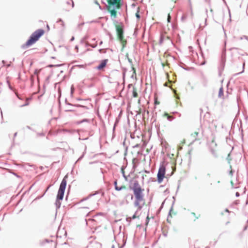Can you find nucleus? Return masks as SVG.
I'll return each mask as SVG.
<instances>
[{"mask_svg":"<svg viewBox=\"0 0 248 248\" xmlns=\"http://www.w3.org/2000/svg\"><path fill=\"white\" fill-rule=\"evenodd\" d=\"M166 167L164 165V162H162L160 165L158 172L157 174V181L158 184L162 182L164 178L165 177Z\"/></svg>","mask_w":248,"mask_h":248,"instance_id":"423d86ee","label":"nucleus"},{"mask_svg":"<svg viewBox=\"0 0 248 248\" xmlns=\"http://www.w3.org/2000/svg\"><path fill=\"white\" fill-rule=\"evenodd\" d=\"M114 187L115 188V186H117V180H116L114 182Z\"/></svg>","mask_w":248,"mask_h":248,"instance_id":"72a5a7b5","label":"nucleus"},{"mask_svg":"<svg viewBox=\"0 0 248 248\" xmlns=\"http://www.w3.org/2000/svg\"><path fill=\"white\" fill-rule=\"evenodd\" d=\"M99 193V191H96L93 193H91L87 197L84 198L82 200H81L80 202H82L83 201H87V200L89 199L91 197H92L94 195H96Z\"/></svg>","mask_w":248,"mask_h":248,"instance_id":"1a4fd4ad","label":"nucleus"},{"mask_svg":"<svg viewBox=\"0 0 248 248\" xmlns=\"http://www.w3.org/2000/svg\"><path fill=\"white\" fill-rule=\"evenodd\" d=\"M102 51H103L102 49H99V51L100 53H101Z\"/></svg>","mask_w":248,"mask_h":248,"instance_id":"3c124183","label":"nucleus"},{"mask_svg":"<svg viewBox=\"0 0 248 248\" xmlns=\"http://www.w3.org/2000/svg\"><path fill=\"white\" fill-rule=\"evenodd\" d=\"M139 147V145H138V144H137V145H136L134 146V147Z\"/></svg>","mask_w":248,"mask_h":248,"instance_id":"13d9d810","label":"nucleus"},{"mask_svg":"<svg viewBox=\"0 0 248 248\" xmlns=\"http://www.w3.org/2000/svg\"><path fill=\"white\" fill-rule=\"evenodd\" d=\"M16 135H17V132H16L14 135V138H15V137L16 136Z\"/></svg>","mask_w":248,"mask_h":248,"instance_id":"a18cd8bd","label":"nucleus"},{"mask_svg":"<svg viewBox=\"0 0 248 248\" xmlns=\"http://www.w3.org/2000/svg\"><path fill=\"white\" fill-rule=\"evenodd\" d=\"M186 18V17L185 16H183L181 17V19L182 20H184L185 18Z\"/></svg>","mask_w":248,"mask_h":248,"instance_id":"a19ab883","label":"nucleus"},{"mask_svg":"<svg viewBox=\"0 0 248 248\" xmlns=\"http://www.w3.org/2000/svg\"><path fill=\"white\" fill-rule=\"evenodd\" d=\"M135 160V158H134L133 159V161H132L133 162V168L135 167V163H134Z\"/></svg>","mask_w":248,"mask_h":248,"instance_id":"e433bc0d","label":"nucleus"},{"mask_svg":"<svg viewBox=\"0 0 248 248\" xmlns=\"http://www.w3.org/2000/svg\"><path fill=\"white\" fill-rule=\"evenodd\" d=\"M26 127L29 129L31 130V128L30 126L27 125Z\"/></svg>","mask_w":248,"mask_h":248,"instance_id":"c03bdc74","label":"nucleus"},{"mask_svg":"<svg viewBox=\"0 0 248 248\" xmlns=\"http://www.w3.org/2000/svg\"><path fill=\"white\" fill-rule=\"evenodd\" d=\"M171 20V16L170 14H168L167 17V21L168 22H170Z\"/></svg>","mask_w":248,"mask_h":248,"instance_id":"c85d7f7f","label":"nucleus"},{"mask_svg":"<svg viewBox=\"0 0 248 248\" xmlns=\"http://www.w3.org/2000/svg\"><path fill=\"white\" fill-rule=\"evenodd\" d=\"M133 96H134V97H137V93L136 92V91H135V88L134 87H133Z\"/></svg>","mask_w":248,"mask_h":248,"instance_id":"a878e982","label":"nucleus"},{"mask_svg":"<svg viewBox=\"0 0 248 248\" xmlns=\"http://www.w3.org/2000/svg\"><path fill=\"white\" fill-rule=\"evenodd\" d=\"M75 49H76L78 50V46H75Z\"/></svg>","mask_w":248,"mask_h":248,"instance_id":"5fc2aeb1","label":"nucleus"},{"mask_svg":"<svg viewBox=\"0 0 248 248\" xmlns=\"http://www.w3.org/2000/svg\"><path fill=\"white\" fill-rule=\"evenodd\" d=\"M164 235L165 236H167V234L164 233Z\"/></svg>","mask_w":248,"mask_h":248,"instance_id":"338daca9","label":"nucleus"},{"mask_svg":"<svg viewBox=\"0 0 248 248\" xmlns=\"http://www.w3.org/2000/svg\"><path fill=\"white\" fill-rule=\"evenodd\" d=\"M224 91L222 86H221L219 90L218 96L219 98H221L224 96Z\"/></svg>","mask_w":248,"mask_h":248,"instance_id":"9b49d317","label":"nucleus"},{"mask_svg":"<svg viewBox=\"0 0 248 248\" xmlns=\"http://www.w3.org/2000/svg\"><path fill=\"white\" fill-rule=\"evenodd\" d=\"M225 51H226V50L225 49L224 55H223V54L221 56L220 66L219 67V70H220L221 69L222 70H223L224 66H225V61H226Z\"/></svg>","mask_w":248,"mask_h":248,"instance_id":"0eeeda50","label":"nucleus"},{"mask_svg":"<svg viewBox=\"0 0 248 248\" xmlns=\"http://www.w3.org/2000/svg\"><path fill=\"white\" fill-rule=\"evenodd\" d=\"M93 121V120H91V119H84L82 120H80V121H77L76 122V124H80L83 123H84V122H86V123H91Z\"/></svg>","mask_w":248,"mask_h":248,"instance_id":"9d476101","label":"nucleus"},{"mask_svg":"<svg viewBox=\"0 0 248 248\" xmlns=\"http://www.w3.org/2000/svg\"><path fill=\"white\" fill-rule=\"evenodd\" d=\"M247 226H245V227H244V231L246 230H247Z\"/></svg>","mask_w":248,"mask_h":248,"instance_id":"603ef678","label":"nucleus"},{"mask_svg":"<svg viewBox=\"0 0 248 248\" xmlns=\"http://www.w3.org/2000/svg\"><path fill=\"white\" fill-rule=\"evenodd\" d=\"M136 16L138 19H140V16L138 13V12L136 14Z\"/></svg>","mask_w":248,"mask_h":248,"instance_id":"7c9ffc66","label":"nucleus"},{"mask_svg":"<svg viewBox=\"0 0 248 248\" xmlns=\"http://www.w3.org/2000/svg\"><path fill=\"white\" fill-rule=\"evenodd\" d=\"M130 188L133 191L134 195L135 196V201L134 202V205L135 206L138 207L139 210H140L142 209L143 205L144 204V202H143L142 205L140 204V202L144 201V194L143 193L144 189L141 188L139 182L137 180L134 181L133 186H130Z\"/></svg>","mask_w":248,"mask_h":248,"instance_id":"f257e3e1","label":"nucleus"},{"mask_svg":"<svg viewBox=\"0 0 248 248\" xmlns=\"http://www.w3.org/2000/svg\"><path fill=\"white\" fill-rule=\"evenodd\" d=\"M108 4L106 5L107 10L110 13L111 18L114 19L116 18L117 9L121 8L123 4L122 0H108Z\"/></svg>","mask_w":248,"mask_h":248,"instance_id":"f03ea898","label":"nucleus"},{"mask_svg":"<svg viewBox=\"0 0 248 248\" xmlns=\"http://www.w3.org/2000/svg\"><path fill=\"white\" fill-rule=\"evenodd\" d=\"M198 134H199V133H198V132H194V133H193V134H192V136L194 138H195V137L197 136L198 135Z\"/></svg>","mask_w":248,"mask_h":248,"instance_id":"cd10ccee","label":"nucleus"},{"mask_svg":"<svg viewBox=\"0 0 248 248\" xmlns=\"http://www.w3.org/2000/svg\"><path fill=\"white\" fill-rule=\"evenodd\" d=\"M1 117L2 118L3 117V115H2V113L1 111Z\"/></svg>","mask_w":248,"mask_h":248,"instance_id":"680f3d73","label":"nucleus"},{"mask_svg":"<svg viewBox=\"0 0 248 248\" xmlns=\"http://www.w3.org/2000/svg\"><path fill=\"white\" fill-rule=\"evenodd\" d=\"M65 103L66 105L68 106H71V107H73L74 106L75 104H71V103H69L68 101H67V99H65Z\"/></svg>","mask_w":248,"mask_h":248,"instance_id":"412c9836","label":"nucleus"},{"mask_svg":"<svg viewBox=\"0 0 248 248\" xmlns=\"http://www.w3.org/2000/svg\"><path fill=\"white\" fill-rule=\"evenodd\" d=\"M86 46H90L93 48H95L96 46V45H92V44H87L86 45Z\"/></svg>","mask_w":248,"mask_h":248,"instance_id":"bb28decb","label":"nucleus"},{"mask_svg":"<svg viewBox=\"0 0 248 248\" xmlns=\"http://www.w3.org/2000/svg\"><path fill=\"white\" fill-rule=\"evenodd\" d=\"M231 156V155H230V153H229L228 155V156L226 158V160H227L228 161V163L230 164L231 163V161L232 160V158L230 157Z\"/></svg>","mask_w":248,"mask_h":248,"instance_id":"6ab92c4d","label":"nucleus"},{"mask_svg":"<svg viewBox=\"0 0 248 248\" xmlns=\"http://www.w3.org/2000/svg\"><path fill=\"white\" fill-rule=\"evenodd\" d=\"M217 184H219V183H220V181H218L217 182Z\"/></svg>","mask_w":248,"mask_h":248,"instance_id":"69168bd1","label":"nucleus"},{"mask_svg":"<svg viewBox=\"0 0 248 248\" xmlns=\"http://www.w3.org/2000/svg\"><path fill=\"white\" fill-rule=\"evenodd\" d=\"M38 135H40V136H44V133H39V134H38Z\"/></svg>","mask_w":248,"mask_h":248,"instance_id":"8fccbe9b","label":"nucleus"},{"mask_svg":"<svg viewBox=\"0 0 248 248\" xmlns=\"http://www.w3.org/2000/svg\"><path fill=\"white\" fill-rule=\"evenodd\" d=\"M117 33H118V34L119 35V37L120 39H122L123 38V32L122 31L119 29H117Z\"/></svg>","mask_w":248,"mask_h":248,"instance_id":"4468645a","label":"nucleus"},{"mask_svg":"<svg viewBox=\"0 0 248 248\" xmlns=\"http://www.w3.org/2000/svg\"><path fill=\"white\" fill-rule=\"evenodd\" d=\"M102 41H101L100 43V45H101L102 44Z\"/></svg>","mask_w":248,"mask_h":248,"instance_id":"774afa93","label":"nucleus"},{"mask_svg":"<svg viewBox=\"0 0 248 248\" xmlns=\"http://www.w3.org/2000/svg\"><path fill=\"white\" fill-rule=\"evenodd\" d=\"M233 49H238V48H237V47H232V48H230L229 50H231Z\"/></svg>","mask_w":248,"mask_h":248,"instance_id":"79ce46f5","label":"nucleus"},{"mask_svg":"<svg viewBox=\"0 0 248 248\" xmlns=\"http://www.w3.org/2000/svg\"><path fill=\"white\" fill-rule=\"evenodd\" d=\"M31 98H26V102L25 103V104L22 105L20 106V107H25V106H28L29 105V100H31Z\"/></svg>","mask_w":248,"mask_h":248,"instance_id":"ddd939ff","label":"nucleus"},{"mask_svg":"<svg viewBox=\"0 0 248 248\" xmlns=\"http://www.w3.org/2000/svg\"><path fill=\"white\" fill-rule=\"evenodd\" d=\"M128 61L131 64H132V60H131V59H129V58H128Z\"/></svg>","mask_w":248,"mask_h":248,"instance_id":"4c0bfd02","label":"nucleus"},{"mask_svg":"<svg viewBox=\"0 0 248 248\" xmlns=\"http://www.w3.org/2000/svg\"><path fill=\"white\" fill-rule=\"evenodd\" d=\"M164 41V36L162 34H161L160 36L159 42V44L161 45Z\"/></svg>","mask_w":248,"mask_h":248,"instance_id":"a211bd4d","label":"nucleus"},{"mask_svg":"<svg viewBox=\"0 0 248 248\" xmlns=\"http://www.w3.org/2000/svg\"><path fill=\"white\" fill-rule=\"evenodd\" d=\"M125 244V243H124V244L123 246H122V247H121L120 248H123V247H124V246Z\"/></svg>","mask_w":248,"mask_h":248,"instance_id":"052dcab7","label":"nucleus"},{"mask_svg":"<svg viewBox=\"0 0 248 248\" xmlns=\"http://www.w3.org/2000/svg\"><path fill=\"white\" fill-rule=\"evenodd\" d=\"M116 126V124H114L113 127V132L115 131Z\"/></svg>","mask_w":248,"mask_h":248,"instance_id":"58836bf2","label":"nucleus"},{"mask_svg":"<svg viewBox=\"0 0 248 248\" xmlns=\"http://www.w3.org/2000/svg\"><path fill=\"white\" fill-rule=\"evenodd\" d=\"M166 115H167V119L169 121H171L174 119V117L172 116L168 115L167 114Z\"/></svg>","mask_w":248,"mask_h":248,"instance_id":"aec40b11","label":"nucleus"},{"mask_svg":"<svg viewBox=\"0 0 248 248\" xmlns=\"http://www.w3.org/2000/svg\"><path fill=\"white\" fill-rule=\"evenodd\" d=\"M244 64H245L244 63V64H243V70H242V72H239V73H238L235 74V75H238V74H241V73H242L244 71Z\"/></svg>","mask_w":248,"mask_h":248,"instance_id":"2f4dec72","label":"nucleus"},{"mask_svg":"<svg viewBox=\"0 0 248 248\" xmlns=\"http://www.w3.org/2000/svg\"><path fill=\"white\" fill-rule=\"evenodd\" d=\"M145 172H146V173H149V172L147 170H145Z\"/></svg>","mask_w":248,"mask_h":248,"instance_id":"e2e57ef3","label":"nucleus"},{"mask_svg":"<svg viewBox=\"0 0 248 248\" xmlns=\"http://www.w3.org/2000/svg\"><path fill=\"white\" fill-rule=\"evenodd\" d=\"M244 39L248 41V36L246 35H243L238 38L239 40H243Z\"/></svg>","mask_w":248,"mask_h":248,"instance_id":"5701e85b","label":"nucleus"},{"mask_svg":"<svg viewBox=\"0 0 248 248\" xmlns=\"http://www.w3.org/2000/svg\"><path fill=\"white\" fill-rule=\"evenodd\" d=\"M191 214H192V215H193V216H194V217H195L196 219H198V218L199 217H200V215L199 216V217H196V214H195V213H193V212H192V213H191Z\"/></svg>","mask_w":248,"mask_h":248,"instance_id":"473e14b6","label":"nucleus"},{"mask_svg":"<svg viewBox=\"0 0 248 248\" xmlns=\"http://www.w3.org/2000/svg\"><path fill=\"white\" fill-rule=\"evenodd\" d=\"M44 33L45 31L43 29H38L36 30L31 34L26 43L21 46V48L22 49H26L35 44Z\"/></svg>","mask_w":248,"mask_h":248,"instance_id":"7ed1b4c3","label":"nucleus"},{"mask_svg":"<svg viewBox=\"0 0 248 248\" xmlns=\"http://www.w3.org/2000/svg\"><path fill=\"white\" fill-rule=\"evenodd\" d=\"M86 146H85V147L84 152L83 153L82 155L78 158L77 162L80 160L84 157V156L85 154V153H86Z\"/></svg>","mask_w":248,"mask_h":248,"instance_id":"f3484780","label":"nucleus"},{"mask_svg":"<svg viewBox=\"0 0 248 248\" xmlns=\"http://www.w3.org/2000/svg\"><path fill=\"white\" fill-rule=\"evenodd\" d=\"M66 178V176H64L60 185L55 202V205L57 209L60 208L61 205V202L60 201L62 200L63 198L67 184Z\"/></svg>","mask_w":248,"mask_h":248,"instance_id":"20e7f679","label":"nucleus"},{"mask_svg":"<svg viewBox=\"0 0 248 248\" xmlns=\"http://www.w3.org/2000/svg\"><path fill=\"white\" fill-rule=\"evenodd\" d=\"M60 22H62V24H62V27H64V22H63V20H62L61 18H59V19L57 20V23Z\"/></svg>","mask_w":248,"mask_h":248,"instance_id":"b1692460","label":"nucleus"},{"mask_svg":"<svg viewBox=\"0 0 248 248\" xmlns=\"http://www.w3.org/2000/svg\"><path fill=\"white\" fill-rule=\"evenodd\" d=\"M77 100H82V99L80 98H78L77 99Z\"/></svg>","mask_w":248,"mask_h":248,"instance_id":"6e6d98bb","label":"nucleus"},{"mask_svg":"<svg viewBox=\"0 0 248 248\" xmlns=\"http://www.w3.org/2000/svg\"><path fill=\"white\" fill-rule=\"evenodd\" d=\"M73 108H67L65 110V112H73L77 116L82 115L87 112L89 108L83 105L75 104Z\"/></svg>","mask_w":248,"mask_h":248,"instance_id":"39448f33","label":"nucleus"},{"mask_svg":"<svg viewBox=\"0 0 248 248\" xmlns=\"http://www.w3.org/2000/svg\"><path fill=\"white\" fill-rule=\"evenodd\" d=\"M111 248H115V246L114 245H113L112 246H111Z\"/></svg>","mask_w":248,"mask_h":248,"instance_id":"bf43d9fd","label":"nucleus"},{"mask_svg":"<svg viewBox=\"0 0 248 248\" xmlns=\"http://www.w3.org/2000/svg\"><path fill=\"white\" fill-rule=\"evenodd\" d=\"M74 108L73 107H71V106H69V107H67L66 109H67V108Z\"/></svg>","mask_w":248,"mask_h":248,"instance_id":"49530a36","label":"nucleus"},{"mask_svg":"<svg viewBox=\"0 0 248 248\" xmlns=\"http://www.w3.org/2000/svg\"><path fill=\"white\" fill-rule=\"evenodd\" d=\"M73 93V90L72 87H71V94H72Z\"/></svg>","mask_w":248,"mask_h":248,"instance_id":"09e8293b","label":"nucleus"},{"mask_svg":"<svg viewBox=\"0 0 248 248\" xmlns=\"http://www.w3.org/2000/svg\"><path fill=\"white\" fill-rule=\"evenodd\" d=\"M226 142L227 143L229 144L230 146H231V143L232 142V140H231V138L230 137H227L226 138Z\"/></svg>","mask_w":248,"mask_h":248,"instance_id":"dca6fc26","label":"nucleus"},{"mask_svg":"<svg viewBox=\"0 0 248 248\" xmlns=\"http://www.w3.org/2000/svg\"><path fill=\"white\" fill-rule=\"evenodd\" d=\"M132 86V84H129L128 85V88L129 89L131 88V87Z\"/></svg>","mask_w":248,"mask_h":248,"instance_id":"37998d69","label":"nucleus"},{"mask_svg":"<svg viewBox=\"0 0 248 248\" xmlns=\"http://www.w3.org/2000/svg\"><path fill=\"white\" fill-rule=\"evenodd\" d=\"M130 196H131V199L132 200L133 198V196L132 194H130Z\"/></svg>","mask_w":248,"mask_h":248,"instance_id":"4d7b16f0","label":"nucleus"},{"mask_svg":"<svg viewBox=\"0 0 248 248\" xmlns=\"http://www.w3.org/2000/svg\"><path fill=\"white\" fill-rule=\"evenodd\" d=\"M235 196L236 197H238L240 196V193L238 192H236L235 193Z\"/></svg>","mask_w":248,"mask_h":248,"instance_id":"f704fd0d","label":"nucleus"},{"mask_svg":"<svg viewBox=\"0 0 248 248\" xmlns=\"http://www.w3.org/2000/svg\"><path fill=\"white\" fill-rule=\"evenodd\" d=\"M74 39H75V38H74V37H73H73L71 38L70 41H73V40H74Z\"/></svg>","mask_w":248,"mask_h":248,"instance_id":"de8ad7c7","label":"nucleus"},{"mask_svg":"<svg viewBox=\"0 0 248 248\" xmlns=\"http://www.w3.org/2000/svg\"><path fill=\"white\" fill-rule=\"evenodd\" d=\"M210 152L215 157L217 158L218 157L217 154L215 150L211 148L210 149Z\"/></svg>","mask_w":248,"mask_h":248,"instance_id":"f8f14e48","label":"nucleus"},{"mask_svg":"<svg viewBox=\"0 0 248 248\" xmlns=\"http://www.w3.org/2000/svg\"><path fill=\"white\" fill-rule=\"evenodd\" d=\"M225 212H227V213H230L231 212L228 209H225V210H224Z\"/></svg>","mask_w":248,"mask_h":248,"instance_id":"ea45409f","label":"nucleus"},{"mask_svg":"<svg viewBox=\"0 0 248 248\" xmlns=\"http://www.w3.org/2000/svg\"><path fill=\"white\" fill-rule=\"evenodd\" d=\"M122 173L123 174V176L125 180L127 181V176L124 174V170H123V168H122Z\"/></svg>","mask_w":248,"mask_h":248,"instance_id":"4be33fe9","label":"nucleus"},{"mask_svg":"<svg viewBox=\"0 0 248 248\" xmlns=\"http://www.w3.org/2000/svg\"><path fill=\"white\" fill-rule=\"evenodd\" d=\"M230 168L231 170L230 171V172H229V175H230L231 176H232L233 175V173H234V170H232V166H231V165H230Z\"/></svg>","mask_w":248,"mask_h":248,"instance_id":"393cba45","label":"nucleus"},{"mask_svg":"<svg viewBox=\"0 0 248 248\" xmlns=\"http://www.w3.org/2000/svg\"><path fill=\"white\" fill-rule=\"evenodd\" d=\"M108 62V59H105L102 60L101 62L96 67V69L99 70L103 69L104 68L106 67Z\"/></svg>","mask_w":248,"mask_h":248,"instance_id":"6e6552de","label":"nucleus"},{"mask_svg":"<svg viewBox=\"0 0 248 248\" xmlns=\"http://www.w3.org/2000/svg\"><path fill=\"white\" fill-rule=\"evenodd\" d=\"M50 186H49L47 187V188H46V192L47 190H48V189H49V188L50 187Z\"/></svg>","mask_w":248,"mask_h":248,"instance_id":"864d4df0","label":"nucleus"},{"mask_svg":"<svg viewBox=\"0 0 248 248\" xmlns=\"http://www.w3.org/2000/svg\"><path fill=\"white\" fill-rule=\"evenodd\" d=\"M125 188V186H115V189L117 191H120L122 189H124Z\"/></svg>","mask_w":248,"mask_h":248,"instance_id":"2eb2a0df","label":"nucleus"},{"mask_svg":"<svg viewBox=\"0 0 248 248\" xmlns=\"http://www.w3.org/2000/svg\"><path fill=\"white\" fill-rule=\"evenodd\" d=\"M229 221H228V222H227L226 223V224L227 225V224H229Z\"/></svg>","mask_w":248,"mask_h":248,"instance_id":"0e129e2a","label":"nucleus"},{"mask_svg":"<svg viewBox=\"0 0 248 248\" xmlns=\"http://www.w3.org/2000/svg\"><path fill=\"white\" fill-rule=\"evenodd\" d=\"M118 122H119V120L118 119H116V120H115L114 124H116V125H117V124L118 123Z\"/></svg>","mask_w":248,"mask_h":248,"instance_id":"c9c22d12","label":"nucleus"},{"mask_svg":"<svg viewBox=\"0 0 248 248\" xmlns=\"http://www.w3.org/2000/svg\"><path fill=\"white\" fill-rule=\"evenodd\" d=\"M137 211H136L135 212V213L132 216V217H131V219H135L137 217H136V214H137Z\"/></svg>","mask_w":248,"mask_h":248,"instance_id":"c756f323","label":"nucleus"}]
</instances>
